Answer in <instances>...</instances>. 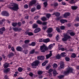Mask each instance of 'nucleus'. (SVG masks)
<instances>
[{"label": "nucleus", "mask_w": 79, "mask_h": 79, "mask_svg": "<svg viewBox=\"0 0 79 79\" xmlns=\"http://www.w3.org/2000/svg\"><path fill=\"white\" fill-rule=\"evenodd\" d=\"M41 52H45L46 51H47L48 50V48L44 44L41 46H40V48Z\"/></svg>", "instance_id": "f257e3e1"}, {"label": "nucleus", "mask_w": 79, "mask_h": 79, "mask_svg": "<svg viewBox=\"0 0 79 79\" xmlns=\"http://www.w3.org/2000/svg\"><path fill=\"white\" fill-rule=\"evenodd\" d=\"M8 8L10 9L11 10H13L14 11H17L19 9V7H18V5L16 4L15 6L13 7L9 6Z\"/></svg>", "instance_id": "f03ea898"}, {"label": "nucleus", "mask_w": 79, "mask_h": 79, "mask_svg": "<svg viewBox=\"0 0 79 79\" xmlns=\"http://www.w3.org/2000/svg\"><path fill=\"white\" fill-rule=\"evenodd\" d=\"M73 71V69L70 68L68 69V70L64 72V74L65 75H69V73H71Z\"/></svg>", "instance_id": "7ed1b4c3"}, {"label": "nucleus", "mask_w": 79, "mask_h": 79, "mask_svg": "<svg viewBox=\"0 0 79 79\" xmlns=\"http://www.w3.org/2000/svg\"><path fill=\"white\" fill-rule=\"evenodd\" d=\"M39 63V61L38 60H36L35 61L33 62L31 66H32V68H36V66H38V64Z\"/></svg>", "instance_id": "20e7f679"}, {"label": "nucleus", "mask_w": 79, "mask_h": 79, "mask_svg": "<svg viewBox=\"0 0 79 79\" xmlns=\"http://www.w3.org/2000/svg\"><path fill=\"white\" fill-rule=\"evenodd\" d=\"M71 39V36L69 35H67L65 36L62 39V40L64 42V41H67L68 39Z\"/></svg>", "instance_id": "39448f33"}, {"label": "nucleus", "mask_w": 79, "mask_h": 79, "mask_svg": "<svg viewBox=\"0 0 79 79\" xmlns=\"http://www.w3.org/2000/svg\"><path fill=\"white\" fill-rule=\"evenodd\" d=\"M2 16H9V13L6 11H3L2 13Z\"/></svg>", "instance_id": "423d86ee"}, {"label": "nucleus", "mask_w": 79, "mask_h": 79, "mask_svg": "<svg viewBox=\"0 0 79 79\" xmlns=\"http://www.w3.org/2000/svg\"><path fill=\"white\" fill-rule=\"evenodd\" d=\"M38 60H44L45 59V57L43 56H38L37 57Z\"/></svg>", "instance_id": "0eeeda50"}, {"label": "nucleus", "mask_w": 79, "mask_h": 79, "mask_svg": "<svg viewBox=\"0 0 79 79\" xmlns=\"http://www.w3.org/2000/svg\"><path fill=\"white\" fill-rule=\"evenodd\" d=\"M36 0H33L30 2L29 5L30 6H32L33 5H35V3H36Z\"/></svg>", "instance_id": "6e6552de"}, {"label": "nucleus", "mask_w": 79, "mask_h": 79, "mask_svg": "<svg viewBox=\"0 0 79 79\" xmlns=\"http://www.w3.org/2000/svg\"><path fill=\"white\" fill-rule=\"evenodd\" d=\"M41 31V29L40 28H37L34 31V33H37L40 32Z\"/></svg>", "instance_id": "1a4fd4ad"}, {"label": "nucleus", "mask_w": 79, "mask_h": 79, "mask_svg": "<svg viewBox=\"0 0 79 79\" xmlns=\"http://www.w3.org/2000/svg\"><path fill=\"white\" fill-rule=\"evenodd\" d=\"M53 31V28H49L47 30V32L48 34H50V33L52 32V31Z\"/></svg>", "instance_id": "9d476101"}, {"label": "nucleus", "mask_w": 79, "mask_h": 79, "mask_svg": "<svg viewBox=\"0 0 79 79\" xmlns=\"http://www.w3.org/2000/svg\"><path fill=\"white\" fill-rule=\"evenodd\" d=\"M16 49L17 51H19V52H22L23 48H21V47L18 46L16 48Z\"/></svg>", "instance_id": "9b49d317"}, {"label": "nucleus", "mask_w": 79, "mask_h": 79, "mask_svg": "<svg viewBox=\"0 0 79 79\" xmlns=\"http://www.w3.org/2000/svg\"><path fill=\"white\" fill-rule=\"evenodd\" d=\"M70 15V13L69 12H67L64 14V18H66L68 16H69Z\"/></svg>", "instance_id": "f8f14e48"}, {"label": "nucleus", "mask_w": 79, "mask_h": 79, "mask_svg": "<svg viewBox=\"0 0 79 79\" xmlns=\"http://www.w3.org/2000/svg\"><path fill=\"white\" fill-rule=\"evenodd\" d=\"M52 53H50L49 54H47L46 55V59H48L50 58V57H51L52 56Z\"/></svg>", "instance_id": "ddd939ff"}, {"label": "nucleus", "mask_w": 79, "mask_h": 79, "mask_svg": "<svg viewBox=\"0 0 79 79\" xmlns=\"http://www.w3.org/2000/svg\"><path fill=\"white\" fill-rule=\"evenodd\" d=\"M14 53H13V52H11L9 53V54L7 55V56H8V57L10 58L12 57V56H14Z\"/></svg>", "instance_id": "4468645a"}, {"label": "nucleus", "mask_w": 79, "mask_h": 79, "mask_svg": "<svg viewBox=\"0 0 79 79\" xmlns=\"http://www.w3.org/2000/svg\"><path fill=\"white\" fill-rule=\"evenodd\" d=\"M25 34L26 35H29L31 36V35H33V33H32L31 32H25Z\"/></svg>", "instance_id": "2eb2a0df"}, {"label": "nucleus", "mask_w": 79, "mask_h": 79, "mask_svg": "<svg viewBox=\"0 0 79 79\" xmlns=\"http://www.w3.org/2000/svg\"><path fill=\"white\" fill-rule=\"evenodd\" d=\"M55 15L56 16H59L60 15V13L59 12L54 13L52 14V15Z\"/></svg>", "instance_id": "dca6fc26"}, {"label": "nucleus", "mask_w": 79, "mask_h": 79, "mask_svg": "<svg viewBox=\"0 0 79 79\" xmlns=\"http://www.w3.org/2000/svg\"><path fill=\"white\" fill-rule=\"evenodd\" d=\"M10 68L4 70V73H8L10 71Z\"/></svg>", "instance_id": "f3484780"}, {"label": "nucleus", "mask_w": 79, "mask_h": 79, "mask_svg": "<svg viewBox=\"0 0 79 79\" xmlns=\"http://www.w3.org/2000/svg\"><path fill=\"white\" fill-rule=\"evenodd\" d=\"M50 41V39L48 38L46 39L43 41V42H44V43H47L48 42Z\"/></svg>", "instance_id": "a211bd4d"}, {"label": "nucleus", "mask_w": 79, "mask_h": 79, "mask_svg": "<svg viewBox=\"0 0 79 79\" xmlns=\"http://www.w3.org/2000/svg\"><path fill=\"white\" fill-rule=\"evenodd\" d=\"M41 19L43 21H45L46 20H47V18L45 17H43L42 18H41Z\"/></svg>", "instance_id": "6ab92c4d"}, {"label": "nucleus", "mask_w": 79, "mask_h": 79, "mask_svg": "<svg viewBox=\"0 0 79 79\" xmlns=\"http://www.w3.org/2000/svg\"><path fill=\"white\" fill-rule=\"evenodd\" d=\"M35 42H32L31 44H29V45L30 46H35Z\"/></svg>", "instance_id": "aec40b11"}, {"label": "nucleus", "mask_w": 79, "mask_h": 79, "mask_svg": "<svg viewBox=\"0 0 79 79\" xmlns=\"http://www.w3.org/2000/svg\"><path fill=\"white\" fill-rule=\"evenodd\" d=\"M60 66H62L64 68V62L63 61H61L60 62Z\"/></svg>", "instance_id": "412c9836"}, {"label": "nucleus", "mask_w": 79, "mask_h": 79, "mask_svg": "<svg viewBox=\"0 0 79 79\" xmlns=\"http://www.w3.org/2000/svg\"><path fill=\"white\" fill-rule=\"evenodd\" d=\"M38 25L36 24H34L32 26V27L33 29H35V28H37L38 27Z\"/></svg>", "instance_id": "4be33fe9"}, {"label": "nucleus", "mask_w": 79, "mask_h": 79, "mask_svg": "<svg viewBox=\"0 0 79 79\" xmlns=\"http://www.w3.org/2000/svg\"><path fill=\"white\" fill-rule=\"evenodd\" d=\"M16 4L15 3H13V2H12L10 3L9 4V5L10 6H15V5H16Z\"/></svg>", "instance_id": "5701e85b"}, {"label": "nucleus", "mask_w": 79, "mask_h": 79, "mask_svg": "<svg viewBox=\"0 0 79 79\" xmlns=\"http://www.w3.org/2000/svg\"><path fill=\"white\" fill-rule=\"evenodd\" d=\"M4 68H7L9 66V64H8L6 63L4 65Z\"/></svg>", "instance_id": "b1692460"}, {"label": "nucleus", "mask_w": 79, "mask_h": 79, "mask_svg": "<svg viewBox=\"0 0 79 79\" xmlns=\"http://www.w3.org/2000/svg\"><path fill=\"white\" fill-rule=\"evenodd\" d=\"M56 58H57V59H60L61 58V56L60 55V54H58L56 56Z\"/></svg>", "instance_id": "393cba45"}, {"label": "nucleus", "mask_w": 79, "mask_h": 79, "mask_svg": "<svg viewBox=\"0 0 79 79\" xmlns=\"http://www.w3.org/2000/svg\"><path fill=\"white\" fill-rule=\"evenodd\" d=\"M46 16L47 18L49 19L50 18V17H51V14H47L46 15Z\"/></svg>", "instance_id": "a878e982"}, {"label": "nucleus", "mask_w": 79, "mask_h": 79, "mask_svg": "<svg viewBox=\"0 0 79 79\" xmlns=\"http://www.w3.org/2000/svg\"><path fill=\"white\" fill-rule=\"evenodd\" d=\"M56 30L58 32L61 33L62 32L61 30L60 29V28L57 27L56 28Z\"/></svg>", "instance_id": "bb28decb"}, {"label": "nucleus", "mask_w": 79, "mask_h": 79, "mask_svg": "<svg viewBox=\"0 0 79 79\" xmlns=\"http://www.w3.org/2000/svg\"><path fill=\"white\" fill-rule=\"evenodd\" d=\"M17 24H18L16 23H12V25L14 27H15V26H17Z\"/></svg>", "instance_id": "cd10ccee"}, {"label": "nucleus", "mask_w": 79, "mask_h": 79, "mask_svg": "<svg viewBox=\"0 0 79 79\" xmlns=\"http://www.w3.org/2000/svg\"><path fill=\"white\" fill-rule=\"evenodd\" d=\"M48 63V61L47 60H46V61H45V62H43L42 64V66H45V65H46V64H47V63Z\"/></svg>", "instance_id": "c85d7f7f"}, {"label": "nucleus", "mask_w": 79, "mask_h": 79, "mask_svg": "<svg viewBox=\"0 0 79 79\" xmlns=\"http://www.w3.org/2000/svg\"><path fill=\"white\" fill-rule=\"evenodd\" d=\"M35 53V50H31L30 52V54H34Z\"/></svg>", "instance_id": "c756f323"}, {"label": "nucleus", "mask_w": 79, "mask_h": 79, "mask_svg": "<svg viewBox=\"0 0 79 79\" xmlns=\"http://www.w3.org/2000/svg\"><path fill=\"white\" fill-rule=\"evenodd\" d=\"M56 74H58V73H56V70L54 71L53 76H56Z\"/></svg>", "instance_id": "7c9ffc66"}, {"label": "nucleus", "mask_w": 79, "mask_h": 79, "mask_svg": "<svg viewBox=\"0 0 79 79\" xmlns=\"http://www.w3.org/2000/svg\"><path fill=\"white\" fill-rule=\"evenodd\" d=\"M76 55L74 53H73L72 54V58H76Z\"/></svg>", "instance_id": "2f4dec72"}, {"label": "nucleus", "mask_w": 79, "mask_h": 79, "mask_svg": "<svg viewBox=\"0 0 79 79\" xmlns=\"http://www.w3.org/2000/svg\"><path fill=\"white\" fill-rule=\"evenodd\" d=\"M71 8L72 10H75L77 8V7L76 6H72Z\"/></svg>", "instance_id": "473e14b6"}, {"label": "nucleus", "mask_w": 79, "mask_h": 79, "mask_svg": "<svg viewBox=\"0 0 79 79\" xmlns=\"http://www.w3.org/2000/svg\"><path fill=\"white\" fill-rule=\"evenodd\" d=\"M43 72L41 71H38V75H41V74H42L43 73Z\"/></svg>", "instance_id": "72a5a7b5"}, {"label": "nucleus", "mask_w": 79, "mask_h": 79, "mask_svg": "<svg viewBox=\"0 0 79 79\" xmlns=\"http://www.w3.org/2000/svg\"><path fill=\"white\" fill-rule=\"evenodd\" d=\"M70 35L71 36H74L75 35V33L73 32V31L70 34Z\"/></svg>", "instance_id": "f704fd0d"}, {"label": "nucleus", "mask_w": 79, "mask_h": 79, "mask_svg": "<svg viewBox=\"0 0 79 79\" xmlns=\"http://www.w3.org/2000/svg\"><path fill=\"white\" fill-rule=\"evenodd\" d=\"M37 23L39 24H42V21H40V20H37Z\"/></svg>", "instance_id": "c9c22d12"}, {"label": "nucleus", "mask_w": 79, "mask_h": 79, "mask_svg": "<svg viewBox=\"0 0 79 79\" xmlns=\"http://www.w3.org/2000/svg\"><path fill=\"white\" fill-rule=\"evenodd\" d=\"M57 77L59 79H62L63 77H64V75H60L58 76Z\"/></svg>", "instance_id": "e433bc0d"}, {"label": "nucleus", "mask_w": 79, "mask_h": 79, "mask_svg": "<svg viewBox=\"0 0 79 79\" xmlns=\"http://www.w3.org/2000/svg\"><path fill=\"white\" fill-rule=\"evenodd\" d=\"M72 31H73V30H69L67 31V34H69L70 35V34L71 33V32H72Z\"/></svg>", "instance_id": "4c0bfd02"}, {"label": "nucleus", "mask_w": 79, "mask_h": 79, "mask_svg": "<svg viewBox=\"0 0 79 79\" xmlns=\"http://www.w3.org/2000/svg\"><path fill=\"white\" fill-rule=\"evenodd\" d=\"M0 31H1L4 32V31H5V28L3 27L2 28H0Z\"/></svg>", "instance_id": "58836bf2"}, {"label": "nucleus", "mask_w": 79, "mask_h": 79, "mask_svg": "<svg viewBox=\"0 0 79 79\" xmlns=\"http://www.w3.org/2000/svg\"><path fill=\"white\" fill-rule=\"evenodd\" d=\"M56 39L57 41H58V40H60V38L59 37V35H57V37H56Z\"/></svg>", "instance_id": "ea45409f"}, {"label": "nucleus", "mask_w": 79, "mask_h": 79, "mask_svg": "<svg viewBox=\"0 0 79 79\" xmlns=\"http://www.w3.org/2000/svg\"><path fill=\"white\" fill-rule=\"evenodd\" d=\"M60 29H61V30H64V29H65V27L64 26H62L60 27Z\"/></svg>", "instance_id": "a19ab883"}, {"label": "nucleus", "mask_w": 79, "mask_h": 79, "mask_svg": "<svg viewBox=\"0 0 79 79\" xmlns=\"http://www.w3.org/2000/svg\"><path fill=\"white\" fill-rule=\"evenodd\" d=\"M52 48H53V44H51L49 46L48 49H51Z\"/></svg>", "instance_id": "79ce46f5"}, {"label": "nucleus", "mask_w": 79, "mask_h": 79, "mask_svg": "<svg viewBox=\"0 0 79 79\" xmlns=\"http://www.w3.org/2000/svg\"><path fill=\"white\" fill-rule=\"evenodd\" d=\"M65 60L66 61H69V60H70V58L68 57H66L65 58Z\"/></svg>", "instance_id": "37998d69"}, {"label": "nucleus", "mask_w": 79, "mask_h": 79, "mask_svg": "<svg viewBox=\"0 0 79 79\" xmlns=\"http://www.w3.org/2000/svg\"><path fill=\"white\" fill-rule=\"evenodd\" d=\"M18 71H19V72H21L22 71H23V69L21 67H19L18 69Z\"/></svg>", "instance_id": "c03bdc74"}, {"label": "nucleus", "mask_w": 79, "mask_h": 79, "mask_svg": "<svg viewBox=\"0 0 79 79\" xmlns=\"http://www.w3.org/2000/svg\"><path fill=\"white\" fill-rule=\"evenodd\" d=\"M63 68H64V67H62L61 66H60V67L58 68V69L59 71H61V69H63Z\"/></svg>", "instance_id": "a18cd8bd"}, {"label": "nucleus", "mask_w": 79, "mask_h": 79, "mask_svg": "<svg viewBox=\"0 0 79 79\" xmlns=\"http://www.w3.org/2000/svg\"><path fill=\"white\" fill-rule=\"evenodd\" d=\"M41 7H40V5H38L36 7V9L37 10H40V9Z\"/></svg>", "instance_id": "49530a36"}, {"label": "nucleus", "mask_w": 79, "mask_h": 79, "mask_svg": "<svg viewBox=\"0 0 79 79\" xmlns=\"http://www.w3.org/2000/svg\"><path fill=\"white\" fill-rule=\"evenodd\" d=\"M52 66L53 68H56V67H57V64L56 63H54V64H52Z\"/></svg>", "instance_id": "de8ad7c7"}, {"label": "nucleus", "mask_w": 79, "mask_h": 79, "mask_svg": "<svg viewBox=\"0 0 79 79\" xmlns=\"http://www.w3.org/2000/svg\"><path fill=\"white\" fill-rule=\"evenodd\" d=\"M29 42H30V41H29V40H26L24 41L25 44H28V43H29Z\"/></svg>", "instance_id": "09e8293b"}, {"label": "nucleus", "mask_w": 79, "mask_h": 79, "mask_svg": "<svg viewBox=\"0 0 79 79\" xmlns=\"http://www.w3.org/2000/svg\"><path fill=\"white\" fill-rule=\"evenodd\" d=\"M35 8L34 7L31 9V12H34V11H35Z\"/></svg>", "instance_id": "8fccbe9b"}, {"label": "nucleus", "mask_w": 79, "mask_h": 79, "mask_svg": "<svg viewBox=\"0 0 79 79\" xmlns=\"http://www.w3.org/2000/svg\"><path fill=\"white\" fill-rule=\"evenodd\" d=\"M43 4L45 6V7H46L48 5V4H47V2H45L43 3Z\"/></svg>", "instance_id": "3c124183"}, {"label": "nucleus", "mask_w": 79, "mask_h": 79, "mask_svg": "<svg viewBox=\"0 0 79 79\" xmlns=\"http://www.w3.org/2000/svg\"><path fill=\"white\" fill-rule=\"evenodd\" d=\"M53 5L54 6H58V3H56V2H55V3L53 4Z\"/></svg>", "instance_id": "603ef678"}, {"label": "nucleus", "mask_w": 79, "mask_h": 79, "mask_svg": "<svg viewBox=\"0 0 79 79\" xmlns=\"http://www.w3.org/2000/svg\"><path fill=\"white\" fill-rule=\"evenodd\" d=\"M53 35H52V34H49L48 33V37H52Z\"/></svg>", "instance_id": "864d4df0"}, {"label": "nucleus", "mask_w": 79, "mask_h": 79, "mask_svg": "<svg viewBox=\"0 0 79 79\" xmlns=\"http://www.w3.org/2000/svg\"><path fill=\"white\" fill-rule=\"evenodd\" d=\"M24 8H26V9H27L28 8V5L27 4H25L24 5Z\"/></svg>", "instance_id": "5fc2aeb1"}, {"label": "nucleus", "mask_w": 79, "mask_h": 79, "mask_svg": "<svg viewBox=\"0 0 79 79\" xmlns=\"http://www.w3.org/2000/svg\"><path fill=\"white\" fill-rule=\"evenodd\" d=\"M64 52H62L60 54V56H61L62 57H64V55L65 54Z\"/></svg>", "instance_id": "6e6d98bb"}, {"label": "nucleus", "mask_w": 79, "mask_h": 79, "mask_svg": "<svg viewBox=\"0 0 79 79\" xmlns=\"http://www.w3.org/2000/svg\"><path fill=\"white\" fill-rule=\"evenodd\" d=\"M5 21V20L4 19H2V21H0V24H2L3 23V22H4Z\"/></svg>", "instance_id": "4d7b16f0"}, {"label": "nucleus", "mask_w": 79, "mask_h": 79, "mask_svg": "<svg viewBox=\"0 0 79 79\" xmlns=\"http://www.w3.org/2000/svg\"><path fill=\"white\" fill-rule=\"evenodd\" d=\"M29 75L30 76L32 77V76L34 75V74H33V73H32L31 72L29 73Z\"/></svg>", "instance_id": "13d9d810"}, {"label": "nucleus", "mask_w": 79, "mask_h": 79, "mask_svg": "<svg viewBox=\"0 0 79 79\" xmlns=\"http://www.w3.org/2000/svg\"><path fill=\"white\" fill-rule=\"evenodd\" d=\"M60 22L61 23H64V19H61L60 20Z\"/></svg>", "instance_id": "bf43d9fd"}, {"label": "nucleus", "mask_w": 79, "mask_h": 79, "mask_svg": "<svg viewBox=\"0 0 79 79\" xmlns=\"http://www.w3.org/2000/svg\"><path fill=\"white\" fill-rule=\"evenodd\" d=\"M27 47H28V46L27 45H26V44H24L23 46V47L24 48H26Z\"/></svg>", "instance_id": "052dcab7"}, {"label": "nucleus", "mask_w": 79, "mask_h": 79, "mask_svg": "<svg viewBox=\"0 0 79 79\" xmlns=\"http://www.w3.org/2000/svg\"><path fill=\"white\" fill-rule=\"evenodd\" d=\"M47 24V22H43V23H42V25H46Z\"/></svg>", "instance_id": "680f3d73"}, {"label": "nucleus", "mask_w": 79, "mask_h": 79, "mask_svg": "<svg viewBox=\"0 0 79 79\" xmlns=\"http://www.w3.org/2000/svg\"><path fill=\"white\" fill-rule=\"evenodd\" d=\"M67 26L69 27H71V23H68L67 24Z\"/></svg>", "instance_id": "e2e57ef3"}, {"label": "nucleus", "mask_w": 79, "mask_h": 79, "mask_svg": "<svg viewBox=\"0 0 79 79\" xmlns=\"http://www.w3.org/2000/svg\"><path fill=\"white\" fill-rule=\"evenodd\" d=\"M39 17H38V16H35L34 17V19H35V20H37V19Z\"/></svg>", "instance_id": "0e129e2a"}, {"label": "nucleus", "mask_w": 79, "mask_h": 79, "mask_svg": "<svg viewBox=\"0 0 79 79\" xmlns=\"http://www.w3.org/2000/svg\"><path fill=\"white\" fill-rule=\"evenodd\" d=\"M2 58H3V59H5V55L2 54Z\"/></svg>", "instance_id": "69168bd1"}, {"label": "nucleus", "mask_w": 79, "mask_h": 79, "mask_svg": "<svg viewBox=\"0 0 79 79\" xmlns=\"http://www.w3.org/2000/svg\"><path fill=\"white\" fill-rule=\"evenodd\" d=\"M5 78L6 79H9V78H8V76H7V75L5 76Z\"/></svg>", "instance_id": "338daca9"}, {"label": "nucleus", "mask_w": 79, "mask_h": 79, "mask_svg": "<svg viewBox=\"0 0 79 79\" xmlns=\"http://www.w3.org/2000/svg\"><path fill=\"white\" fill-rule=\"evenodd\" d=\"M76 20L77 21H79V18L78 17H77L76 18Z\"/></svg>", "instance_id": "774afa93"}]
</instances>
